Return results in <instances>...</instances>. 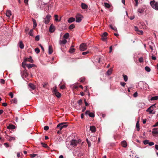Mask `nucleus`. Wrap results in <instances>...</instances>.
<instances>
[{
	"mask_svg": "<svg viewBox=\"0 0 158 158\" xmlns=\"http://www.w3.org/2000/svg\"><path fill=\"white\" fill-rule=\"evenodd\" d=\"M26 64H26L24 62H23L22 64V66L24 68H25V66L26 65Z\"/></svg>",
	"mask_w": 158,
	"mask_h": 158,
	"instance_id": "obj_51",
	"label": "nucleus"
},
{
	"mask_svg": "<svg viewBox=\"0 0 158 158\" xmlns=\"http://www.w3.org/2000/svg\"><path fill=\"white\" fill-rule=\"evenodd\" d=\"M84 101L85 103V106H88L89 105V104L87 102L85 99H84Z\"/></svg>",
	"mask_w": 158,
	"mask_h": 158,
	"instance_id": "obj_62",
	"label": "nucleus"
},
{
	"mask_svg": "<svg viewBox=\"0 0 158 158\" xmlns=\"http://www.w3.org/2000/svg\"><path fill=\"white\" fill-rule=\"evenodd\" d=\"M139 60L140 62V63L142 62L143 61V58L142 57H140L139 59Z\"/></svg>",
	"mask_w": 158,
	"mask_h": 158,
	"instance_id": "obj_56",
	"label": "nucleus"
},
{
	"mask_svg": "<svg viewBox=\"0 0 158 158\" xmlns=\"http://www.w3.org/2000/svg\"><path fill=\"white\" fill-rule=\"evenodd\" d=\"M153 109L151 110H150L149 111V113L150 114H154L155 113V112L154 111L153 112H152L153 111Z\"/></svg>",
	"mask_w": 158,
	"mask_h": 158,
	"instance_id": "obj_57",
	"label": "nucleus"
},
{
	"mask_svg": "<svg viewBox=\"0 0 158 158\" xmlns=\"http://www.w3.org/2000/svg\"><path fill=\"white\" fill-rule=\"evenodd\" d=\"M11 15V11L10 10H8L6 13V15L7 16L10 17V16Z\"/></svg>",
	"mask_w": 158,
	"mask_h": 158,
	"instance_id": "obj_17",
	"label": "nucleus"
},
{
	"mask_svg": "<svg viewBox=\"0 0 158 158\" xmlns=\"http://www.w3.org/2000/svg\"><path fill=\"white\" fill-rule=\"evenodd\" d=\"M152 133L154 134H157L158 133V130L157 128H155L153 129Z\"/></svg>",
	"mask_w": 158,
	"mask_h": 158,
	"instance_id": "obj_21",
	"label": "nucleus"
},
{
	"mask_svg": "<svg viewBox=\"0 0 158 158\" xmlns=\"http://www.w3.org/2000/svg\"><path fill=\"white\" fill-rule=\"evenodd\" d=\"M67 124H68L67 123H61L57 125V127H59L60 130H61L63 128L67 127Z\"/></svg>",
	"mask_w": 158,
	"mask_h": 158,
	"instance_id": "obj_3",
	"label": "nucleus"
},
{
	"mask_svg": "<svg viewBox=\"0 0 158 158\" xmlns=\"http://www.w3.org/2000/svg\"><path fill=\"white\" fill-rule=\"evenodd\" d=\"M154 106H155V105H152L151 106L149 107L148 109L146 110V111L147 112H149V111L152 110L151 109L152 107H153Z\"/></svg>",
	"mask_w": 158,
	"mask_h": 158,
	"instance_id": "obj_35",
	"label": "nucleus"
},
{
	"mask_svg": "<svg viewBox=\"0 0 158 158\" xmlns=\"http://www.w3.org/2000/svg\"><path fill=\"white\" fill-rule=\"evenodd\" d=\"M138 94L137 92H135L134 93V94L133 95V96L134 97H136L137 96Z\"/></svg>",
	"mask_w": 158,
	"mask_h": 158,
	"instance_id": "obj_59",
	"label": "nucleus"
},
{
	"mask_svg": "<svg viewBox=\"0 0 158 158\" xmlns=\"http://www.w3.org/2000/svg\"><path fill=\"white\" fill-rule=\"evenodd\" d=\"M69 37V33H66L64 35V39H68V37Z\"/></svg>",
	"mask_w": 158,
	"mask_h": 158,
	"instance_id": "obj_27",
	"label": "nucleus"
},
{
	"mask_svg": "<svg viewBox=\"0 0 158 158\" xmlns=\"http://www.w3.org/2000/svg\"><path fill=\"white\" fill-rule=\"evenodd\" d=\"M28 61L32 63L34 62L33 60L32 59V57L31 56H30L29 58H28Z\"/></svg>",
	"mask_w": 158,
	"mask_h": 158,
	"instance_id": "obj_28",
	"label": "nucleus"
},
{
	"mask_svg": "<svg viewBox=\"0 0 158 158\" xmlns=\"http://www.w3.org/2000/svg\"><path fill=\"white\" fill-rule=\"evenodd\" d=\"M101 39L102 40L104 41H106L107 40V37H104V36H102Z\"/></svg>",
	"mask_w": 158,
	"mask_h": 158,
	"instance_id": "obj_40",
	"label": "nucleus"
},
{
	"mask_svg": "<svg viewBox=\"0 0 158 158\" xmlns=\"http://www.w3.org/2000/svg\"><path fill=\"white\" fill-rule=\"evenodd\" d=\"M51 15H47L46 17L44 18L43 22L46 24H48L50 21Z\"/></svg>",
	"mask_w": 158,
	"mask_h": 158,
	"instance_id": "obj_5",
	"label": "nucleus"
},
{
	"mask_svg": "<svg viewBox=\"0 0 158 158\" xmlns=\"http://www.w3.org/2000/svg\"><path fill=\"white\" fill-rule=\"evenodd\" d=\"M56 88H57L56 86L53 88V90L52 91L53 93L58 98H60L61 96V94L58 91Z\"/></svg>",
	"mask_w": 158,
	"mask_h": 158,
	"instance_id": "obj_2",
	"label": "nucleus"
},
{
	"mask_svg": "<svg viewBox=\"0 0 158 158\" xmlns=\"http://www.w3.org/2000/svg\"><path fill=\"white\" fill-rule=\"evenodd\" d=\"M148 144L149 146H151L154 145V143L153 142H149Z\"/></svg>",
	"mask_w": 158,
	"mask_h": 158,
	"instance_id": "obj_60",
	"label": "nucleus"
},
{
	"mask_svg": "<svg viewBox=\"0 0 158 158\" xmlns=\"http://www.w3.org/2000/svg\"><path fill=\"white\" fill-rule=\"evenodd\" d=\"M86 115H88L90 117L94 118L95 116L94 113L92 112H90L89 110H86L85 112Z\"/></svg>",
	"mask_w": 158,
	"mask_h": 158,
	"instance_id": "obj_7",
	"label": "nucleus"
},
{
	"mask_svg": "<svg viewBox=\"0 0 158 158\" xmlns=\"http://www.w3.org/2000/svg\"><path fill=\"white\" fill-rule=\"evenodd\" d=\"M149 141L147 140H145L143 141V143L145 144H147L149 143Z\"/></svg>",
	"mask_w": 158,
	"mask_h": 158,
	"instance_id": "obj_47",
	"label": "nucleus"
},
{
	"mask_svg": "<svg viewBox=\"0 0 158 158\" xmlns=\"http://www.w3.org/2000/svg\"><path fill=\"white\" fill-rule=\"evenodd\" d=\"M123 77L124 80L125 81H127L128 80V77L127 76L124 74H123Z\"/></svg>",
	"mask_w": 158,
	"mask_h": 158,
	"instance_id": "obj_30",
	"label": "nucleus"
},
{
	"mask_svg": "<svg viewBox=\"0 0 158 158\" xmlns=\"http://www.w3.org/2000/svg\"><path fill=\"white\" fill-rule=\"evenodd\" d=\"M15 128V127L12 124H10L7 127V128L9 129H14Z\"/></svg>",
	"mask_w": 158,
	"mask_h": 158,
	"instance_id": "obj_13",
	"label": "nucleus"
},
{
	"mask_svg": "<svg viewBox=\"0 0 158 158\" xmlns=\"http://www.w3.org/2000/svg\"><path fill=\"white\" fill-rule=\"evenodd\" d=\"M78 143V141L75 139H72L70 142V144L73 146H77V143Z\"/></svg>",
	"mask_w": 158,
	"mask_h": 158,
	"instance_id": "obj_8",
	"label": "nucleus"
},
{
	"mask_svg": "<svg viewBox=\"0 0 158 158\" xmlns=\"http://www.w3.org/2000/svg\"><path fill=\"white\" fill-rule=\"evenodd\" d=\"M9 95L10 96L11 98H13L14 95H13V94L12 92H10L9 94Z\"/></svg>",
	"mask_w": 158,
	"mask_h": 158,
	"instance_id": "obj_52",
	"label": "nucleus"
},
{
	"mask_svg": "<svg viewBox=\"0 0 158 158\" xmlns=\"http://www.w3.org/2000/svg\"><path fill=\"white\" fill-rule=\"evenodd\" d=\"M79 105H81L82 103V101L81 99H80L78 102Z\"/></svg>",
	"mask_w": 158,
	"mask_h": 158,
	"instance_id": "obj_48",
	"label": "nucleus"
},
{
	"mask_svg": "<svg viewBox=\"0 0 158 158\" xmlns=\"http://www.w3.org/2000/svg\"><path fill=\"white\" fill-rule=\"evenodd\" d=\"M35 51L37 54L39 53L40 52V50L38 48H36L35 49Z\"/></svg>",
	"mask_w": 158,
	"mask_h": 158,
	"instance_id": "obj_41",
	"label": "nucleus"
},
{
	"mask_svg": "<svg viewBox=\"0 0 158 158\" xmlns=\"http://www.w3.org/2000/svg\"><path fill=\"white\" fill-rule=\"evenodd\" d=\"M134 30H135L136 31V32H138L139 30L138 29V27L136 26H135V27H134Z\"/></svg>",
	"mask_w": 158,
	"mask_h": 158,
	"instance_id": "obj_64",
	"label": "nucleus"
},
{
	"mask_svg": "<svg viewBox=\"0 0 158 158\" xmlns=\"http://www.w3.org/2000/svg\"><path fill=\"white\" fill-rule=\"evenodd\" d=\"M75 48H70V49L69 51V52L70 53H73L75 52Z\"/></svg>",
	"mask_w": 158,
	"mask_h": 158,
	"instance_id": "obj_29",
	"label": "nucleus"
},
{
	"mask_svg": "<svg viewBox=\"0 0 158 158\" xmlns=\"http://www.w3.org/2000/svg\"><path fill=\"white\" fill-rule=\"evenodd\" d=\"M29 86L32 90H34L35 88V85L32 83H30L29 85Z\"/></svg>",
	"mask_w": 158,
	"mask_h": 158,
	"instance_id": "obj_19",
	"label": "nucleus"
},
{
	"mask_svg": "<svg viewBox=\"0 0 158 158\" xmlns=\"http://www.w3.org/2000/svg\"><path fill=\"white\" fill-rule=\"evenodd\" d=\"M86 141L87 143L88 144L89 146L90 147L91 146V144L90 141H89L88 139H86Z\"/></svg>",
	"mask_w": 158,
	"mask_h": 158,
	"instance_id": "obj_55",
	"label": "nucleus"
},
{
	"mask_svg": "<svg viewBox=\"0 0 158 158\" xmlns=\"http://www.w3.org/2000/svg\"><path fill=\"white\" fill-rule=\"evenodd\" d=\"M133 2H135V6H137L138 5V0H133Z\"/></svg>",
	"mask_w": 158,
	"mask_h": 158,
	"instance_id": "obj_39",
	"label": "nucleus"
},
{
	"mask_svg": "<svg viewBox=\"0 0 158 158\" xmlns=\"http://www.w3.org/2000/svg\"><path fill=\"white\" fill-rule=\"evenodd\" d=\"M5 81L3 79H1L0 80V82L1 83L4 84L5 83Z\"/></svg>",
	"mask_w": 158,
	"mask_h": 158,
	"instance_id": "obj_58",
	"label": "nucleus"
},
{
	"mask_svg": "<svg viewBox=\"0 0 158 158\" xmlns=\"http://www.w3.org/2000/svg\"><path fill=\"white\" fill-rule=\"evenodd\" d=\"M107 35H108L107 33L106 32H105L103 33V34H102V36H104V37H106L107 36Z\"/></svg>",
	"mask_w": 158,
	"mask_h": 158,
	"instance_id": "obj_50",
	"label": "nucleus"
},
{
	"mask_svg": "<svg viewBox=\"0 0 158 158\" xmlns=\"http://www.w3.org/2000/svg\"><path fill=\"white\" fill-rule=\"evenodd\" d=\"M49 129V127L48 126H46L44 127V130L45 131H47Z\"/></svg>",
	"mask_w": 158,
	"mask_h": 158,
	"instance_id": "obj_46",
	"label": "nucleus"
},
{
	"mask_svg": "<svg viewBox=\"0 0 158 158\" xmlns=\"http://www.w3.org/2000/svg\"><path fill=\"white\" fill-rule=\"evenodd\" d=\"M33 30L32 29H31L29 32L28 34L30 36H33Z\"/></svg>",
	"mask_w": 158,
	"mask_h": 158,
	"instance_id": "obj_36",
	"label": "nucleus"
},
{
	"mask_svg": "<svg viewBox=\"0 0 158 158\" xmlns=\"http://www.w3.org/2000/svg\"><path fill=\"white\" fill-rule=\"evenodd\" d=\"M120 84L122 86L124 87L126 83L124 82H120Z\"/></svg>",
	"mask_w": 158,
	"mask_h": 158,
	"instance_id": "obj_53",
	"label": "nucleus"
},
{
	"mask_svg": "<svg viewBox=\"0 0 158 158\" xmlns=\"http://www.w3.org/2000/svg\"><path fill=\"white\" fill-rule=\"evenodd\" d=\"M104 4L105 6L107 8H109L110 7V5L108 3L106 2L104 3Z\"/></svg>",
	"mask_w": 158,
	"mask_h": 158,
	"instance_id": "obj_38",
	"label": "nucleus"
},
{
	"mask_svg": "<svg viewBox=\"0 0 158 158\" xmlns=\"http://www.w3.org/2000/svg\"><path fill=\"white\" fill-rule=\"evenodd\" d=\"M6 135L5 136V138L9 141H11L12 140H15V139L14 137L9 136L8 135H6Z\"/></svg>",
	"mask_w": 158,
	"mask_h": 158,
	"instance_id": "obj_9",
	"label": "nucleus"
},
{
	"mask_svg": "<svg viewBox=\"0 0 158 158\" xmlns=\"http://www.w3.org/2000/svg\"><path fill=\"white\" fill-rule=\"evenodd\" d=\"M40 40V36L39 35H36L35 37V40L36 41H38Z\"/></svg>",
	"mask_w": 158,
	"mask_h": 158,
	"instance_id": "obj_43",
	"label": "nucleus"
},
{
	"mask_svg": "<svg viewBox=\"0 0 158 158\" xmlns=\"http://www.w3.org/2000/svg\"><path fill=\"white\" fill-rule=\"evenodd\" d=\"M137 33L139 35H142L143 34V31L142 30H139L137 32Z\"/></svg>",
	"mask_w": 158,
	"mask_h": 158,
	"instance_id": "obj_42",
	"label": "nucleus"
},
{
	"mask_svg": "<svg viewBox=\"0 0 158 158\" xmlns=\"http://www.w3.org/2000/svg\"><path fill=\"white\" fill-rule=\"evenodd\" d=\"M112 69L110 68V69H109L107 72V75H110L111 74V73H112Z\"/></svg>",
	"mask_w": 158,
	"mask_h": 158,
	"instance_id": "obj_25",
	"label": "nucleus"
},
{
	"mask_svg": "<svg viewBox=\"0 0 158 158\" xmlns=\"http://www.w3.org/2000/svg\"><path fill=\"white\" fill-rule=\"evenodd\" d=\"M83 17V16L80 14H77L76 16V22L78 23L80 22L82 20V18Z\"/></svg>",
	"mask_w": 158,
	"mask_h": 158,
	"instance_id": "obj_6",
	"label": "nucleus"
},
{
	"mask_svg": "<svg viewBox=\"0 0 158 158\" xmlns=\"http://www.w3.org/2000/svg\"><path fill=\"white\" fill-rule=\"evenodd\" d=\"M145 70L148 72H149L151 71L150 68L148 66H146L145 68Z\"/></svg>",
	"mask_w": 158,
	"mask_h": 158,
	"instance_id": "obj_32",
	"label": "nucleus"
},
{
	"mask_svg": "<svg viewBox=\"0 0 158 158\" xmlns=\"http://www.w3.org/2000/svg\"><path fill=\"white\" fill-rule=\"evenodd\" d=\"M36 155H37L36 154H30V156L32 158H34V157H35V156H36Z\"/></svg>",
	"mask_w": 158,
	"mask_h": 158,
	"instance_id": "obj_49",
	"label": "nucleus"
},
{
	"mask_svg": "<svg viewBox=\"0 0 158 158\" xmlns=\"http://www.w3.org/2000/svg\"><path fill=\"white\" fill-rule=\"evenodd\" d=\"M53 52V49L52 46L49 45L48 47V53L49 54H51Z\"/></svg>",
	"mask_w": 158,
	"mask_h": 158,
	"instance_id": "obj_12",
	"label": "nucleus"
},
{
	"mask_svg": "<svg viewBox=\"0 0 158 158\" xmlns=\"http://www.w3.org/2000/svg\"><path fill=\"white\" fill-rule=\"evenodd\" d=\"M158 99V96H155L152 97L151 98V100H157Z\"/></svg>",
	"mask_w": 158,
	"mask_h": 158,
	"instance_id": "obj_31",
	"label": "nucleus"
},
{
	"mask_svg": "<svg viewBox=\"0 0 158 158\" xmlns=\"http://www.w3.org/2000/svg\"><path fill=\"white\" fill-rule=\"evenodd\" d=\"M75 27V26L73 24H71L69 27V29H72Z\"/></svg>",
	"mask_w": 158,
	"mask_h": 158,
	"instance_id": "obj_37",
	"label": "nucleus"
},
{
	"mask_svg": "<svg viewBox=\"0 0 158 158\" xmlns=\"http://www.w3.org/2000/svg\"><path fill=\"white\" fill-rule=\"evenodd\" d=\"M54 17H55V20L56 21H60V20H59L58 18V15H54Z\"/></svg>",
	"mask_w": 158,
	"mask_h": 158,
	"instance_id": "obj_34",
	"label": "nucleus"
},
{
	"mask_svg": "<svg viewBox=\"0 0 158 158\" xmlns=\"http://www.w3.org/2000/svg\"><path fill=\"white\" fill-rule=\"evenodd\" d=\"M110 27L112 29H113L115 31H117V29L115 27H113L111 25H110Z\"/></svg>",
	"mask_w": 158,
	"mask_h": 158,
	"instance_id": "obj_44",
	"label": "nucleus"
},
{
	"mask_svg": "<svg viewBox=\"0 0 158 158\" xmlns=\"http://www.w3.org/2000/svg\"><path fill=\"white\" fill-rule=\"evenodd\" d=\"M90 130L92 132H94L96 131V128L94 126H90Z\"/></svg>",
	"mask_w": 158,
	"mask_h": 158,
	"instance_id": "obj_11",
	"label": "nucleus"
},
{
	"mask_svg": "<svg viewBox=\"0 0 158 158\" xmlns=\"http://www.w3.org/2000/svg\"><path fill=\"white\" fill-rule=\"evenodd\" d=\"M35 66V65L34 64H27L26 66L28 67V69L31 68Z\"/></svg>",
	"mask_w": 158,
	"mask_h": 158,
	"instance_id": "obj_22",
	"label": "nucleus"
},
{
	"mask_svg": "<svg viewBox=\"0 0 158 158\" xmlns=\"http://www.w3.org/2000/svg\"><path fill=\"white\" fill-rule=\"evenodd\" d=\"M121 143L122 146L124 148H126L127 146V142L125 140L122 141Z\"/></svg>",
	"mask_w": 158,
	"mask_h": 158,
	"instance_id": "obj_14",
	"label": "nucleus"
},
{
	"mask_svg": "<svg viewBox=\"0 0 158 158\" xmlns=\"http://www.w3.org/2000/svg\"><path fill=\"white\" fill-rule=\"evenodd\" d=\"M75 20L74 18L73 17H71L69 18L68 20V22L69 23H72L74 22Z\"/></svg>",
	"mask_w": 158,
	"mask_h": 158,
	"instance_id": "obj_20",
	"label": "nucleus"
},
{
	"mask_svg": "<svg viewBox=\"0 0 158 158\" xmlns=\"http://www.w3.org/2000/svg\"><path fill=\"white\" fill-rule=\"evenodd\" d=\"M49 30L51 32H53L55 30V27L52 24H51Z\"/></svg>",
	"mask_w": 158,
	"mask_h": 158,
	"instance_id": "obj_10",
	"label": "nucleus"
},
{
	"mask_svg": "<svg viewBox=\"0 0 158 158\" xmlns=\"http://www.w3.org/2000/svg\"><path fill=\"white\" fill-rule=\"evenodd\" d=\"M67 42V41L65 39H64L62 41L60 40V41H59V43H60V44H65Z\"/></svg>",
	"mask_w": 158,
	"mask_h": 158,
	"instance_id": "obj_18",
	"label": "nucleus"
},
{
	"mask_svg": "<svg viewBox=\"0 0 158 158\" xmlns=\"http://www.w3.org/2000/svg\"><path fill=\"white\" fill-rule=\"evenodd\" d=\"M136 130L137 131H139V121H138L136 123Z\"/></svg>",
	"mask_w": 158,
	"mask_h": 158,
	"instance_id": "obj_23",
	"label": "nucleus"
},
{
	"mask_svg": "<svg viewBox=\"0 0 158 158\" xmlns=\"http://www.w3.org/2000/svg\"><path fill=\"white\" fill-rule=\"evenodd\" d=\"M112 46H111L110 47V51L109 52V53H111L112 51Z\"/></svg>",
	"mask_w": 158,
	"mask_h": 158,
	"instance_id": "obj_63",
	"label": "nucleus"
},
{
	"mask_svg": "<svg viewBox=\"0 0 158 158\" xmlns=\"http://www.w3.org/2000/svg\"><path fill=\"white\" fill-rule=\"evenodd\" d=\"M144 9L143 8H142V9L139 8L138 9L137 11L138 12H139L140 13H142L144 12Z\"/></svg>",
	"mask_w": 158,
	"mask_h": 158,
	"instance_id": "obj_24",
	"label": "nucleus"
},
{
	"mask_svg": "<svg viewBox=\"0 0 158 158\" xmlns=\"http://www.w3.org/2000/svg\"><path fill=\"white\" fill-rule=\"evenodd\" d=\"M41 144L42 145L43 147L45 148H47L48 146L46 144H45L44 143H41Z\"/></svg>",
	"mask_w": 158,
	"mask_h": 158,
	"instance_id": "obj_33",
	"label": "nucleus"
},
{
	"mask_svg": "<svg viewBox=\"0 0 158 158\" xmlns=\"http://www.w3.org/2000/svg\"><path fill=\"white\" fill-rule=\"evenodd\" d=\"M60 87V88L61 89H64L65 88V86L64 85H61Z\"/></svg>",
	"mask_w": 158,
	"mask_h": 158,
	"instance_id": "obj_61",
	"label": "nucleus"
},
{
	"mask_svg": "<svg viewBox=\"0 0 158 158\" xmlns=\"http://www.w3.org/2000/svg\"><path fill=\"white\" fill-rule=\"evenodd\" d=\"M87 43H82L80 46V49L81 51H83L86 50L87 48Z\"/></svg>",
	"mask_w": 158,
	"mask_h": 158,
	"instance_id": "obj_4",
	"label": "nucleus"
},
{
	"mask_svg": "<svg viewBox=\"0 0 158 158\" xmlns=\"http://www.w3.org/2000/svg\"><path fill=\"white\" fill-rule=\"evenodd\" d=\"M33 21L34 23L33 27L34 28H35L36 27L37 25L36 22L35 20L34 19H33Z\"/></svg>",
	"mask_w": 158,
	"mask_h": 158,
	"instance_id": "obj_26",
	"label": "nucleus"
},
{
	"mask_svg": "<svg viewBox=\"0 0 158 158\" xmlns=\"http://www.w3.org/2000/svg\"><path fill=\"white\" fill-rule=\"evenodd\" d=\"M48 84V83H46L45 82L44 83V84L43 85V87L44 88H46Z\"/></svg>",
	"mask_w": 158,
	"mask_h": 158,
	"instance_id": "obj_54",
	"label": "nucleus"
},
{
	"mask_svg": "<svg viewBox=\"0 0 158 158\" xmlns=\"http://www.w3.org/2000/svg\"><path fill=\"white\" fill-rule=\"evenodd\" d=\"M150 4L152 7L155 9L158 10V3L154 1H151Z\"/></svg>",
	"mask_w": 158,
	"mask_h": 158,
	"instance_id": "obj_1",
	"label": "nucleus"
},
{
	"mask_svg": "<svg viewBox=\"0 0 158 158\" xmlns=\"http://www.w3.org/2000/svg\"><path fill=\"white\" fill-rule=\"evenodd\" d=\"M19 48L21 49H23L24 48V44L22 41H20L19 43Z\"/></svg>",
	"mask_w": 158,
	"mask_h": 158,
	"instance_id": "obj_15",
	"label": "nucleus"
},
{
	"mask_svg": "<svg viewBox=\"0 0 158 158\" xmlns=\"http://www.w3.org/2000/svg\"><path fill=\"white\" fill-rule=\"evenodd\" d=\"M81 6L82 9H86L88 7L87 5L84 3H81Z\"/></svg>",
	"mask_w": 158,
	"mask_h": 158,
	"instance_id": "obj_16",
	"label": "nucleus"
},
{
	"mask_svg": "<svg viewBox=\"0 0 158 158\" xmlns=\"http://www.w3.org/2000/svg\"><path fill=\"white\" fill-rule=\"evenodd\" d=\"M13 102L15 104H17V100L16 98H14V99L12 100Z\"/></svg>",
	"mask_w": 158,
	"mask_h": 158,
	"instance_id": "obj_45",
	"label": "nucleus"
}]
</instances>
